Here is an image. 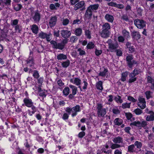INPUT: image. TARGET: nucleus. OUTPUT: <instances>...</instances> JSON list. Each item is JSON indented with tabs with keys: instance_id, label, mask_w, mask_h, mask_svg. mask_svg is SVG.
Returning a JSON list of instances; mask_svg holds the SVG:
<instances>
[{
	"instance_id": "39",
	"label": "nucleus",
	"mask_w": 154,
	"mask_h": 154,
	"mask_svg": "<svg viewBox=\"0 0 154 154\" xmlns=\"http://www.w3.org/2000/svg\"><path fill=\"white\" fill-rule=\"evenodd\" d=\"M63 92L64 95H67L69 93V88L68 87H65L63 89Z\"/></svg>"
},
{
	"instance_id": "43",
	"label": "nucleus",
	"mask_w": 154,
	"mask_h": 154,
	"mask_svg": "<svg viewBox=\"0 0 154 154\" xmlns=\"http://www.w3.org/2000/svg\"><path fill=\"white\" fill-rule=\"evenodd\" d=\"M122 34L125 37L128 38L129 36V32L125 30H122Z\"/></svg>"
},
{
	"instance_id": "7",
	"label": "nucleus",
	"mask_w": 154,
	"mask_h": 154,
	"mask_svg": "<svg viewBox=\"0 0 154 154\" xmlns=\"http://www.w3.org/2000/svg\"><path fill=\"white\" fill-rule=\"evenodd\" d=\"M146 125V122L145 121H142L141 122L136 121L130 124V125L131 126H135L139 128L142 127H144Z\"/></svg>"
},
{
	"instance_id": "19",
	"label": "nucleus",
	"mask_w": 154,
	"mask_h": 154,
	"mask_svg": "<svg viewBox=\"0 0 154 154\" xmlns=\"http://www.w3.org/2000/svg\"><path fill=\"white\" fill-rule=\"evenodd\" d=\"M131 34L132 38L134 40H137L140 38V35L138 32L134 31L132 32Z\"/></svg>"
},
{
	"instance_id": "48",
	"label": "nucleus",
	"mask_w": 154,
	"mask_h": 154,
	"mask_svg": "<svg viewBox=\"0 0 154 154\" xmlns=\"http://www.w3.org/2000/svg\"><path fill=\"white\" fill-rule=\"evenodd\" d=\"M120 147V145L116 143H112L111 146V148L112 149L119 148Z\"/></svg>"
},
{
	"instance_id": "18",
	"label": "nucleus",
	"mask_w": 154,
	"mask_h": 154,
	"mask_svg": "<svg viewBox=\"0 0 154 154\" xmlns=\"http://www.w3.org/2000/svg\"><path fill=\"white\" fill-rule=\"evenodd\" d=\"M105 19L109 22L112 23L114 20L113 16L109 14H106L105 16Z\"/></svg>"
},
{
	"instance_id": "2",
	"label": "nucleus",
	"mask_w": 154,
	"mask_h": 154,
	"mask_svg": "<svg viewBox=\"0 0 154 154\" xmlns=\"http://www.w3.org/2000/svg\"><path fill=\"white\" fill-rule=\"evenodd\" d=\"M110 28V24L108 23H105L103 25L102 31L101 33V35L102 37L106 38L109 36Z\"/></svg>"
},
{
	"instance_id": "42",
	"label": "nucleus",
	"mask_w": 154,
	"mask_h": 154,
	"mask_svg": "<svg viewBox=\"0 0 154 154\" xmlns=\"http://www.w3.org/2000/svg\"><path fill=\"white\" fill-rule=\"evenodd\" d=\"M22 7V5L20 4H17L15 5L14 7V9L17 11H19Z\"/></svg>"
},
{
	"instance_id": "61",
	"label": "nucleus",
	"mask_w": 154,
	"mask_h": 154,
	"mask_svg": "<svg viewBox=\"0 0 154 154\" xmlns=\"http://www.w3.org/2000/svg\"><path fill=\"white\" fill-rule=\"evenodd\" d=\"M116 7L119 9H122L124 8V6L122 4H116Z\"/></svg>"
},
{
	"instance_id": "57",
	"label": "nucleus",
	"mask_w": 154,
	"mask_h": 154,
	"mask_svg": "<svg viewBox=\"0 0 154 154\" xmlns=\"http://www.w3.org/2000/svg\"><path fill=\"white\" fill-rule=\"evenodd\" d=\"M81 23V21L79 19H76V20H74L72 24H79Z\"/></svg>"
},
{
	"instance_id": "44",
	"label": "nucleus",
	"mask_w": 154,
	"mask_h": 154,
	"mask_svg": "<svg viewBox=\"0 0 154 154\" xmlns=\"http://www.w3.org/2000/svg\"><path fill=\"white\" fill-rule=\"evenodd\" d=\"M77 52H79V55H83L85 54V52L81 48H79L77 50Z\"/></svg>"
},
{
	"instance_id": "28",
	"label": "nucleus",
	"mask_w": 154,
	"mask_h": 154,
	"mask_svg": "<svg viewBox=\"0 0 154 154\" xmlns=\"http://www.w3.org/2000/svg\"><path fill=\"white\" fill-rule=\"evenodd\" d=\"M31 29L33 33L37 34L38 31V27L36 25H33L32 26Z\"/></svg>"
},
{
	"instance_id": "27",
	"label": "nucleus",
	"mask_w": 154,
	"mask_h": 154,
	"mask_svg": "<svg viewBox=\"0 0 154 154\" xmlns=\"http://www.w3.org/2000/svg\"><path fill=\"white\" fill-rule=\"evenodd\" d=\"M125 116L128 121H132L134 120V118L132 117V114L129 112L126 113Z\"/></svg>"
},
{
	"instance_id": "29",
	"label": "nucleus",
	"mask_w": 154,
	"mask_h": 154,
	"mask_svg": "<svg viewBox=\"0 0 154 154\" xmlns=\"http://www.w3.org/2000/svg\"><path fill=\"white\" fill-rule=\"evenodd\" d=\"M128 72H125L122 73L121 79V80L122 81L124 82L126 81V78L128 75Z\"/></svg>"
},
{
	"instance_id": "16",
	"label": "nucleus",
	"mask_w": 154,
	"mask_h": 154,
	"mask_svg": "<svg viewBox=\"0 0 154 154\" xmlns=\"http://www.w3.org/2000/svg\"><path fill=\"white\" fill-rule=\"evenodd\" d=\"M61 34L64 38H67L70 36L71 32L69 31L63 30L61 31Z\"/></svg>"
},
{
	"instance_id": "33",
	"label": "nucleus",
	"mask_w": 154,
	"mask_h": 154,
	"mask_svg": "<svg viewBox=\"0 0 154 154\" xmlns=\"http://www.w3.org/2000/svg\"><path fill=\"white\" fill-rule=\"evenodd\" d=\"M128 151L131 152H133L135 151V147L134 145H131L129 146H128Z\"/></svg>"
},
{
	"instance_id": "47",
	"label": "nucleus",
	"mask_w": 154,
	"mask_h": 154,
	"mask_svg": "<svg viewBox=\"0 0 154 154\" xmlns=\"http://www.w3.org/2000/svg\"><path fill=\"white\" fill-rule=\"evenodd\" d=\"M95 52L96 55L97 56H98L101 54L102 53V51L101 50H98L97 48H96Z\"/></svg>"
},
{
	"instance_id": "50",
	"label": "nucleus",
	"mask_w": 154,
	"mask_h": 154,
	"mask_svg": "<svg viewBox=\"0 0 154 154\" xmlns=\"http://www.w3.org/2000/svg\"><path fill=\"white\" fill-rule=\"evenodd\" d=\"M77 38L76 36H72L71 37L70 41L72 43H73L77 41Z\"/></svg>"
},
{
	"instance_id": "24",
	"label": "nucleus",
	"mask_w": 154,
	"mask_h": 154,
	"mask_svg": "<svg viewBox=\"0 0 154 154\" xmlns=\"http://www.w3.org/2000/svg\"><path fill=\"white\" fill-rule=\"evenodd\" d=\"M123 122V120L119 118H116L115 119L114 121L115 124L118 126H119L121 125L122 123Z\"/></svg>"
},
{
	"instance_id": "8",
	"label": "nucleus",
	"mask_w": 154,
	"mask_h": 154,
	"mask_svg": "<svg viewBox=\"0 0 154 154\" xmlns=\"http://www.w3.org/2000/svg\"><path fill=\"white\" fill-rule=\"evenodd\" d=\"M146 22L142 20L136 19L134 21V23L138 28L141 29L146 26Z\"/></svg>"
},
{
	"instance_id": "11",
	"label": "nucleus",
	"mask_w": 154,
	"mask_h": 154,
	"mask_svg": "<svg viewBox=\"0 0 154 154\" xmlns=\"http://www.w3.org/2000/svg\"><path fill=\"white\" fill-rule=\"evenodd\" d=\"M39 37L42 39L46 38L47 40L49 41L51 40V35L50 34H48L46 33L41 32L38 34Z\"/></svg>"
},
{
	"instance_id": "22",
	"label": "nucleus",
	"mask_w": 154,
	"mask_h": 154,
	"mask_svg": "<svg viewBox=\"0 0 154 154\" xmlns=\"http://www.w3.org/2000/svg\"><path fill=\"white\" fill-rule=\"evenodd\" d=\"M108 72L107 69L103 67L101 69V71L99 73V75L101 76H105L107 74Z\"/></svg>"
},
{
	"instance_id": "56",
	"label": "nucleus",
	"mask_w": 154,
	"mask_h": 154,
	"mask_svg": "<svg viewBox=\"0 0 154 154\" xmlns=\"http://www.w3.org/2000/svg\"><path fill=\"white\" fill-rule=\"evenodd\" d=\"M69 116L68 114L66 113H64L62 116V119L64 120H66L68 119Z\"/></svg>"
},
{
	"instance_id": "46",
	"label": "nucleus",
	"mask_w": 154,
	"mask_h": 154,
	"mask_svg": "<svg viewBox=\"0 0 154 154\" xmlns=\"http://www.w3.org/2000/svg\"><path fill=\"white\" fill-rule=\"evenodd\" d=\"M134 144L138 149L141 148L142 146L141 143L138 141H136L134 143Z\"/></svg>"
},
{
	"instance_id": "45",
	"label": "nucleus",
	"mask_w": 154,
	"mask_h": 154,
	"mask_svg": "<svg viewBox=\"0 0 154 154\" xmlns=\"http://www.w3.org/2000/svg\"><path fill=\"white\" fill-rule=\"evenodd\" d=\"M152 92L149 91H147L145 92V94L146 96V97L147 99L152 97L151 94Z\"/></svg>"
},
{
	"instance_id": "62",
	"label": "nucleus",
	"mask_w": 154,
	"mask_h": 154,
	"mask_svg": "<svg viewBox=\"0 0 154 154\" xmlns=\"http://www.w3.org/2000/svg\"><path fill=\"white\" fill-rule=\"evenodd\" d=\"M117 55L119 56H121L122 54V52L121 50H117L116 51Z\"/></svg>"
},
{
	"instance_id": "20",
	"label": "nucleus",
	"mask_w": 154,
	"mask_h": 154,
	"mask_svg": "<svg viewBox=\"0 0 154 154\" xmlns=\"http://www.w3.org/2000/svg\"><path fill=\"white\" fill-rule=\"evenodd\" d=\"M57 20V17L56 16L52 17L51 18L49 23L51 27L54 26L56 24Z\"/></svg>"
},
{
	"instance_id": "3",
	"label": "nucleus",
	"mask_w": 154,
	"mask_h": 154,
	"mask_svg": "<svg viewBox=\"0 0 154 154\" xmlns=\"http://www.w3.org/2000/svg\"><path fill=\"white\" fill-rule=\"evenodd\" d=\"M65 110L69 115L72 113V116L73 117L76 116L77 115V112L80 111V106L77 105L71 109L69 107H66L65 108Z\"/></svg>"
},
{
	"instance_id": "38",
	"label": "nucleus",
	"mask_w": 154,
	"mask_h": 154,
	"mask_svg": "<svg viewBox=\"0 0 154 154\" xmlns=\"http://www.w3.org/2000/svg\"><path fill=\"white\" fill-rule=\"evenodd\" d=\"M85 35L87 38L89 39L91 38V31L89 30H85Z\"/></svg>"
},
{
	"instance_id": "25",
	"label": "nucleus",
	"mask_w": 154,
	"mask_h": 154,
	"mask_svg": "<svg viewBox=\"0 0 154 154\" xmlns=\"http://www.w3.org/2000/svg\"><path fill=\"white\" fill-rule=\"evenodd\" d=\"M112 141L114 143H120L122 142L123 140L122 137H118L114 138Z\"/></svg>"
},
{
	"instance_id": "1",
	"label": "nucleus",
	"mask_w": 154,
	"mask_h": 154,
	"mask_svg": "<svg viewBox=\"0 0 154 154\" xmlns=\"http://www.w3.org/2000/svg\"><path fill=\"white\" fill-rule=\"evenodd\" d=\"M99 7L98 4H94L90 5L87 8L85 16L86 20L91 19L92 15V11H94L97 9Z\"/></svg>"
},
{
	"instance_id": "49",
	"label": "nucleus",
	"mask_w": 154,
	"mask_h": 154,
	"mask_svg": "<svg viewBox=\"0 0 154 154\" xmlns=\"http://www.w3.org/2000/svg\"><path fill=\"white\" fill-rule=\"evenodd\" d=\"M134 112L137 115L141 114L142 113V111L138 108H137L134 110Z\"/></svg>"
},
{
	"instance_id": "36",
	"label": "nucleus",
	"mask_w": 154,
	"mask_h": 154,
	"mask_svg": "<svg viewBox=\"0 0 154 154\" xmlns=\"http://www.w3.org/2000/svg\"><path fill=\"white\" fill-rule=\"evenodd\" d=\"M70 64V61L69 60H67L66 61L63 62L61 65L64 68H66L69 66Z\"/></svg>"
},
{
	"instance_id": "31",
	"label": "nucleus",
	"mask_w": 154,
	"mask_h": 154,
	"mask_svg": "<svg viewBox=\"0 0 154 154\" xmlns=\"http://www.w3.org/2000/svg\"><path fill=\"white\" fill-rule=\"evenodd\" d=\"M27 65L30 66H32L34 64V63L33 62V59L32 57H29L27 61Z\"/></svg>"
},
{
	"instance_id": "52",
	"label": "nucleus",
	"mask_w": 154,
	"mask_h": 154,
	"mask_svg": "<svg viewBox=\"0 0 154 154\" xmlns=\"http://www.w3.org/2000/svg\"><path fill=\"white\" fill-rule=\"evenodd\" d=\"M83 83H84V85L83 86V89H85L87 88L88 83L87 82V79H84Z\"/></svg>"
},
{
	"instance_id": "12",
	"label": "nucleus",
	"mask_w": 154,
	"mask_h": 154,
	"mask_svg": "<svg viewBox=\"0 0 154 154\" xmlns=\"http://www.w3.org/2000/svg\"><path fill=\"white\" fill-rule=\"evenodd\" d=\"M23 101L25 106L28 107H31L33 105L32 100L28 98H25Z\"/></svg>"
},
{
	"instance_id": "32",
	"label": "nucleus",
	"mask_w": 154,
	"mask_h": 154,
	"mask_svg": "<svg viewBox=\"0 0 154 154\" xmlns=\"http://www.w3.org/2000/svg\"><path fill=\"white\" fill-rule=\"evenodd\" d=\"M103 83L101 81H99L96 83V87L97 88L100 90H102L103 89L102 86Z\"/></svg>"
},
{
	"instance_id": "30",
	"label": "nucleus",
	"mask_w": 154,
	"mask_h": 154,
	"mask_svg": "<svg viewBox=\"0 0 154 154\" xmlns=\"http://www.w3.org/2000/svg\"><path fill=\"white\" fill-rule=\"evenodd\" d=\"M82 30L80 28H76L75 31V35L77 36H81L82 34Z\"/></svg>"
},
{
	"instance_id": "54",
	"label": "nucleus",
	"mask_w": 154,
	"mask_h": 154,
	"mask_svg": "<svg viewBox=\"0 0 154 154\" xmlns=\"http://www.w3.org/2000/svg\"><path fill=\"white\" fill-rule=\"evenodd\" d=\"M69 22V21L68 19H65L63 20L62 23L63 25H66L68 24Z\"/></svg>"
},
{
	"instance_id": "21",
	"label": "nucleus",
	"mask_w": 154,
	"mask_h": 154,
	"mask_svg": "<svg viewBox=\"0 0 154 154\" xmlns=\"http://www.w3.org/2000/svg\"><path fill=\"white\" fill-rule=\"evenodd\" d=\"M147 79L148 82L151 83V89L152 90H154V80L149 76H148Z\"/></svg>"
},
{
	"instance_id": "51",
	"label": "nucleus",
	"mask_w": 154,
	"mask_h": 154,
	"mask_svg": "<svg viewBox=\"0 0 154 154\" xmlns=\"http://www.w3.org/2000/svg\"><path fill=\"white\" fill-rule=\"evenodd\" d=\"M128 100L132 102H136L137 100L135 99L134 97L131 96H128Z\"/></svg>"
},
{
	"instance_id": "4",
	"label": "nucleus",
	"mask_w": 154,
	"mask_h": 154,
	"mask_svg": "<svg viewBox=\"0 0 154 154\" xmlns=\"http://www.w3.org/2000/svg\"><path fill=\"white\" fill-rule=\"evenodd\" d=\"M133 58V57L131 55H128L126 58L127 64L130 68H131L133 66H137L138 64L137 61L132 60Z\"/></svg>"
},
{
	"instance_id": "40",
	"label": "nucleus",
	"mask_w": 154,
	"mask_h": 154,
	"mask_svg": "<svg viewBox=\"0 0 154 154\" xmlns=\"http://www.w3.org/2000/svg\"><path fill=\"white\" fill-rule=\"evenodd\" d=\"M115 100L116 102L118 103H121L123 102V100L121 99V97L119 96H118L115 98Z\"/></svg>"
},
{
	"instance_id": "26",
	"label": "nucleus",
	"mask_w": 154,
	"mask_h": 154,
	"mask_svg": "<svg viewBox=\"0 0 154 154\" xmlns=\"http://www.w3.org/2000/svg\"><path fill=\"white\" fill-rule=\"evenodd\" d=\"M33 19L35 22H38L40 19V14L38 12H35L33 16Z\"/></svg>"
},
{
	"instance_id": "9",
	"label": "nucleus",
	"mask_w": 154,
	"mask_h": 154,
	"mask_svg": "<svg viewBox=\"0 0 154 154\" xmlns=\"http://www.w3.org/2000/svg\"><path fill=\"white\" fill-rule=\"evenodd\" d=\"M50 43L52 45L53 47L55 48L62 50L64 48V45L63 43H57L55 41L53 40L51 41L50 42Z\"/></svg>"
},
{
	"instance_id": "35",
	"label": "nucleus",
	"mask_w": 154,
	"mask_h": 154,
	"mask_svg": "<svg viewBox=\"0 0 154 154\" xmlns=\"http://www.w3.org/2000/svg\"><path fill=\"white\" fill-rule=\"evenodd\" d=\"M69 87L72 89V94L73 95H75L76 94L77 91V88L72 85H70Z\"/></svg>"
},
{
	"instance_id": "60",
	"label": "nucleus",
	"mask_w": 154,
	"mask_h": 154,
	"mask_svg": "<svg viewBox=\"0 0 154 154\" xmlns=\"http://www.w3.org/2000/svg\"><path fill=\"white\" fill-rule=\"evenodd\" d=\"M85 133L84 132L81 131L79 133L78 136L79 137L82 138L85 136Z\"/></svg>"
},
{
	"instance_id": "17",
	"label": "nucleus",
	"mask_w": 154,
	"mask_h": 154,
	"mask_svg": "<svg viewBox=\"0 0 154 154\" xmlns=\"http://www.w3.org/2000/svg\"><path fill=\"white\" fill-rule=\"evenodd\" d=\"M85 4L84 1H81L76 4L74 8V10L76 11L79 9L80 8L84 6Z\"/></svg>"
},
{
	"instance_id": "63",
	"label": "nucleus",
	"mask_w": 154,
	"mask_h": 154,
	"mask_svg": "<svg viewBox=\"0 0 154 154\" xmlns=\"http://www.w3.org/2000/svg\"><path fill=\"white\" fill-rule=\"evenodd\" d=\"M50 8L51 10H56L57 9L55 5L53 4H51L50 5Z\"/></svg>"
},
{
	"instance_id": "13",
	"label": "nucleus",
	"mask_w": 154,
	"mask_h": 154,
	"mask_svg": "<svg viewBox=\"0 0 154 154\" xmlns=\"http://www.w3.org/2000/svg\"><path fill=\"white\" fill-rule=\"evenodd\" d=\"M107 42L108 43L109 48L110 50H112L117 48L118 47V45L117 43L113 44L112 43V41L110 39L108 40Z\"/></svg>"
},
{
	"instance_id": "6",
	"label": "nucleus",
	"mask_w": 154,
	"mask_h": 154,
	"mask_svg": "<svg viewBox=\"0 0 154 154\" xmlns=\"http://www.w3.org/2000/svg\"><path fill=\"white\" fill-rule=\"evenodd\" d=\"M140 71L137 69H135L133 72L131 73L129 75V83H132L135 81L136 80V78L135 76L137 75L139 73Z\"/></svg>"
},
{
	"instance_id": "23",
	"label": "nucleus",
	"mask_w": 154,
	"mask_h": 154,
	"mask_svg": "<svg viewBox=\"0 0 154 154\" xmlns=\"http://www.w3.org/2000/svg\"><path fill=\"white\" fill-rule=\"evenodd\" d=\"M67 58L66 55L63 54H60L57 56V59L58 60H66Z\"/></svg>"
},
{
	"instance_id": "53",
	"label": "nucleus",
	"mask_w": 154,
	"mask_h": 154,
	"mask_svg": "<svg viewBox=\"0 0 154 154\" xmlns=\"http://www.w3.org/2000/svg\"><path fill=\"white\" fill-rule=\"evenodd\" d=\"M118 40L119 42L122 43L125 41V38L122 36H119L118 37Z\"/></svg>"
},
{
	"instance_id": "64",
	"label": "nucleus",
	"mask_w": 154,
	"mask_h": 154,
	"mask_svg": "<svg viewBox=\"0 0 154 154\" xmlns=\"http://www.w3.org/2000/svg\"><path fill=\"white\" fill-rule=\"evenodd\" d=\"M114 154H122V152L121 150L116 149L114 152Z\"/></svg>"
},
{
	"instance_id": "10",
	"label": "nucleus",
	"mask_w": 154,
	"mask_h": 154,
	"mask_svg": "<svg viewBox=\"0 0 154 154\" xmlns=\"http://www.w3.org/2000/svg\"><path fill=\"white\" fill-rule=\"evenodd\" d=\"M138 106L141 109H144L146 107V101L144 98L140 97L138 99Z\"/></svg>"
},
{
	"instance_id": "59",
	"label": "nucleus",
	"mask_w": 154,
	"mask_h": 154,
	"mask_svg": "<svg viewBox=\"0 0 154 154\" xmlns=\"http://www.w3.org/2000/svg\"><path fill=\"white\" fill-rule=\"evenodd\" d=\"M33 76L35 78H38L39 77V74L38 72L35 71L33 74Z\"/></svg>"
},
{
	"instance_id": "58",
	"label": "nucleus",
	"mask_w": 154,
	"mask_h": 154,
	"mask_svg": "<svg viewBox=\"0 0 154 154\" xmlns=\"http://www.w3.org/2000/svg\"><path fill=\"white\" fill-rule=\"evenodd\" d=\"M131 128L129 127H125L124 129L125 131V132L128 134H130V130H131Z\"/></svg>"
},
{
	"instance_id": "5",
	"label": "nucleus",
	"mask_w": 154,
	"mask_h": 154,
	"mask_svg": "<svg viewBox=\"0 0 154 154\" xmlns=\"http://www.w3.org/2000/svg\"><path fill=\"white\" fill-rule=\"evenodd\" d=\"M102 105L100 103L97 104V114L99 117H104L106 113V109L103 108Z\"/></svg>"
},
{
	"instance_id": "55",
	"label": "nucleus",
	"mask_w": 154,
	"mask_h": 154,
	"mask_svg": "<svg viewBox=\"0 0 154 154\" xmlns=\"http://www.w3.org/2000/svg\"><path fill=\"white\" fill-rule=\"evenodd\" d=\"M108 5L109 6L116 7V2H111L108 3Z\"/></svg>"
},
{
	"instance_id": "15",
	"label": "nucleus",
	"mask_w": 154,
	"mask_h": 154,
	"mask_svg": "<svg viewBox=\"0 0 154 154\" xmlns=\"http://www.w3.org/2000/svg\"><path fill=\"white\" fill-rule=\"evenodd\" d=\"M146 113L148 114H150L149 115H148L146 118V121H153L154 120V113L152 111H149V112H147L146 111Z\"/></svg>"
},
{
	"instance_id": "34",
	"label": "nucleus",
	"mask_w": 154,
	"mask_h": 154,
	"mask_svg": "<svg viewBox=\"0 0 154 154\" xmlns=\"http://www.w3.org/2000/svg\"><path fill=\"white\" fill-rule=\"evenodd\" d=\"M109 146L108 145H106L105 146V147H103L102 149V152H103L104 153H106V154H109L110 152V151L109 150H106V149L108 148Z\"/></svg>"
},
{
	"instance_id": "14",
	"label": "nucleus",
	"mask_w": 154,
	"mask_h": 154,
	"mask_svg": "<svg viewBox=\"0 0 154 154\" xmlns=\"http://www.w3.org/2000/svg\"><path fill=\"white\" fill-rule=\"evenodd\" d=\"M70 81L72 83L77 86H79L81 82V79L78 78H73L71 79Z\"/></svg>"
},
{
	"instance_id": "41",
	"label": "nucleus",
	"mask_w": 154,
	"mask_h": 154,
	"mask_svg": "<svg viewBox=\"0 0 154 154\" xmlns=\"http://www.w3.org/2000/svg\"><path fill=\"white\" fill-rule=\"evenodd\" d=\"M131 103H124L122 104V107L123 109L129 108L130 107Z\"/></svg>"
},
{
	"instance_id": "37",
	"label": "nucleus",
	"mask_w": 154,
	"mask_h": 154,
	"mask_svg": "<svg viewBox=\"0 0 154 154\" xmlns=\"http://www.w3.org/2000/svg\"><path fill=\"white\" fill-rule=\"evenodd\" d=\"M95 45L93 42H89L87 46V48L88 49H92L94 48Z\"/></svg>"
}]
</instances>
